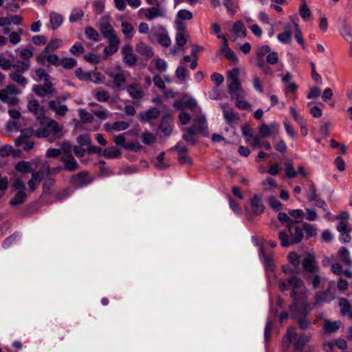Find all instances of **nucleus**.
Segmentation results:
<instances>
[{
  "mask_svg": "<svg viewBox=\"0 0 352 352\" xmlns=\"http://www.w3.org/2000/svg\"><path fill=\"white\" fill-rule=\"evenodd\" d=\"M108 42L109 45L104 47L103 52L105 55L110 56L118 51L120 39L118 38H113V39L108 40Z\"/></svg>",
  "mask_w": 352,
  "mask_h": 352,
  "instance_id": "nucleus-25",
  "label": "nucleus"
},
{
  "mask_svg": "<svg viewBox=\"0 0 352 352\" xmlns=\"http://www.w3.org/2000/svg\"><path fill=\"white\" fill-rule=\"evenodd\" d=\"M13 184L12 190L16 191V195L13 199L10 201L12 206H15L22 202V182L19 177H13Z\"/></svg>",
  "mask_w": 352,
  "mask_h": 352,
  "instance_id": "nucleus-7",
  "label": "nucleus"
},
{
  "mask_svg": "<svg viewBox=\"0 0 352 352\" xmlns=\"http://www.w3.org/2000/svg\"><path fill=\"white\" fill-rule=\"evenodd\" d=\"M341 260L346 265H352V260L350 257V254L348 249L345 247H341L338 252Z\"/></svg>",
  "mask_w": 352,
  "mask_h": 352,
  "instance_id": "nucleus-39",
  "label": "nucleus"
},
{
  "mask_svg": "<svg viewBox=\"0 0 352 352\" xmlns=\"http://www.w3.org/2000/svg\"><path fill=\"white\" fill-rule=\"evenodd\" d=\"M292 25L293 32L294 34V37H295L296 41L302 45V47L304 50H306L307 48L304 44V39L302 38V31L300 29L298 24L296 23H292Z\"/></svg>",
  "mask_w": 352,
  "mask_h": 352,
  "instance_id": "nucleus-31",
  "label": "nucleus"
},
{
  "mask_svg": "<svg viewBox=\"0 0 352 352\" xmlns=\"http://www.w3.org/2000/svg\"><path fill=\"white\" fill-rule=\"evenodd\" d=\"M232 32L236 38L239 37H245L247 34L246 29L241 21H236L232 26Z\"/></svg>",
  "mask_w": 352,
  "mask_h": 352,
  "instance_id": "nucleus-26",
  "label": "nucleus"
},
{
  "mask_svg": "<svg viewBox=\"0 0 352 352\" xmlns=\"http://www.w3.org/2000/svg\"><path fill=\"white\" fill-rule=\"evenodd\" d=\"M289 310L292 313V317H295L296 314H299L303 317H306L310 311V306L307 302H302L301 304H298L296 300L289 305Z\"/></svg>",
  "mask_w": 352,
  "mask_h": 352,
  "instance_id": "nucleus-8",
  "label": "nucleus"
},
{
  "mask_svg": "<svg viewBox=\"0 0 352 352\" xmlns=\"http://www.w3.org/2000/svg\"><path fill=\"white\" fill-rule=\"evenodd\" d=\"M43 125L45 128L38 129L34 135L36 138H45L49 142H54L63 136V129L52 119H47Z\"/></svg>",
  "mask_w": 352,
  "mask_h": 352,
  "instance_id": "nucleus-2",
  "label": "nucleus"
},
{
  "mask_svg": "<svg viewBox=\"0 0 352 352\" xmlns=\"http://www.w3.org/2000/svg\"><path fill=\"white\" fill-rule=\"evenodd\" d=\"M269 205L275 211L278 212L282 209V204L276 197L272 196L269 198Z\"/></svg>",
  "mask_w": 352,
  "mask_h": 352,
  "instance_id": "nucleus-56",
  "label": "nucleus"
},
{
  "mask_svg": "<svg viewBox=\"0 0 352 352\" xmlns=\"http://www.w3.org/2000/svg\"><path fill=\"white\" fill-rule=\"evenodd\" d=\"M290 113L292 116L294 120L300 125L302 128V131L304 129V126H305V121L304 120L302 116H301L294 108L290 107Z\"/></svg>",
  "mask_w": 352,
  "mask_h": 352,
  "instance_id": "nucleus-46",
  "label": "nucleus"
},
{
  "mask_svg": "<svg viewBox=\"0 0 352 352\" xmlns=\"http://www.w3.org/2000/svg\"><path fill=\"white\" fill-rule=\"evenodd\" d=\"M51 28L56 30L63 23V16L56 12H52L50 15Z\"/></svg>",
  "mask_w": 352,
  "mask_h": 352,
  "instance_id": "nucleus-32",
  "label": "nucleus"
},
{
  "mask_svg": "<svg viewBox=\"0 0 352 352\" xmlns=\"http://www.w3.org/2000/svg\"><path fill=\"white\" fill-rule=\"evenodd\" d=\"M339 305L341 307V315L348 316L350 319H352V308L348 300L345 298H341L340 300Z\"/></svg>",
  "mask_w": 352,
  "mask_h": 352,
  "instance_id": "nucleus-28",
  "label": "nucleus"
},
{
  "mask_svg": "<svg viewBox=\"0 0 352 352\" xmlns=\"http://www.w3.org/2000/svg\"><path fill=\"white\" fill-rule=\"evenodd\" d=\"M126 91L134 100H140L144 96L142 88L138 83H132L128 85Z\"/></svg>",
  "mask_w": 352,
  "mask_h": 352,
  "instance_id": "nucleus-19",
  "label": "nucleus"
},
{
  "mask_svg": "<svg viewBox=\"0 0 352 352\" xmlns=\"http://www.w3.org/2000/svg\"><path fill=\"white\" fill-rule=\"evenodd\" d=\"M310 336L305 333L300 334L298 340L294 343V347L296 350H302L305 344L309 342Z\"/></svg>",
  "mask_w": 352,
  "mask_h": 352,
  "instance_id": "nucleus-36",
  "label": "nucleus"
},
{
  "mask_svg": "<svg viewBox=\"0 0 352 352\" xmlns=\"http://www.w3.org/2000/svg\"><path fill=\"white\" fill-rule=\"evenodd\" d=\"M47 61L50 65L55 67L60 66L61 59L55 54H50L47 56Z\"/></svg>",
  "mask_w": 352,
  "mask_h": 352,
  "instance_id": "nucleus-59",
  "label": "nucleus"
},
{
  "mask_svg": "<svg viewBox=\"0 0 352 352\" xmlns=\"http://www.w3.org/2000/svg\"><path fill=\"white\" fill-rule=\"evenodd\" d=\"M187 133L189 135H203L207 136L208 133L207 131L206 120L204 116H200L197 117L194 121L192 125L186 129Z\"/></svg>",
  "mask_w": 352,
  "mask_h": 352,
  "instance_id": "nucleus-3",
  "label": "nucleus"
},
{
  "mask_svg": "<svg viewBox=\"0 0 352 352\" xmlns=\"http://www.w3.org/2000/svg\"><path fill=\"white\" fill-rule=\"evenodd\" d=\"M85 34L87 38L93 41L98 42L100 41L99 34L91 27H87L85 30Z\"/></svg>",
  "mask_w": 352,
  "mask_h": 352,
  "instance_id": "nucleus-41",
  "label": "nucleus"
},
{
  "mask_svg": "<svg viewBox=\"0 0 352 352\" xmlns=\"http://www.w3.org/2000/svg\"><path fill=\"white\" fill-rule=\"evenodd\" d=\"M166 12L163 6H153L146 10L145 17L146 19L151 21L157 17H164Z\"/></svg>",
  "mask_w": 352,
  "mask_h": 352,
  "instance_id": "nucleus-13",
  "label": "nucleus"
},
{
  "mask_svg": "<svg viewBox=\"0 0 352 352\" xmlns=\"http://www.w3.org/2000/svg\"><path fill=\"white\" fill-rule=\"evenodd\" d=\"M175 76L180 81H185L188 76L186 68L184 66H179L175 71Z\"/></svg>",
  "mask_w": 352,
  "mask_h": 352,
  "instance_id": "nucleus-53",
  "label": "nucleus"
},
{
  "mask_svg": "<svg viewBox=\"0 0 352 352\" xmlns=\"http://www.w3.org/2000/svg\"><path fill=\"white\" fill-rule=\"evenodd\" d=\"M121 27L122 32L126 36L129 38H131L133 36L132 32L133 30V27L131 23L129 22H122Z\"/></svg>",
  "mask_w": 352,
  "mask_h": 352,
  "instance_id": "nucleus-57",
  "label": "nucleus"
},
{
  "mask_svg": "<svg viewBox=\"0 0 352 352\" xmlns=\"http://www.w3.org/2000/svg\"><path fill=\"white\" fill-rule=\"evenodd\" d=\"M84 12L80 8H75L72 10L71 15L69 16V21L71 23H74L83 16Z\"/></svg>",
  "mask_w": 352,
  "mask_h": 352,
  "instance_id": "nucleus-51",
  "label": "nucleus"
},
{
  "mask_svg": "<svg viewBox=\"0 0 352 352\" xmlns=\"http://www.w3.org/2000/svg\"><path fill=\"white\" fill-rule=\"evenodd\" d=\"M69 52L75 56H79L85 52V48L80 43H76L70 48Z\"/></svg>",
  "mask_w": 352,
  "mask_h": 352,
  "instance_id": "nucleus-64",
  "label": "nucleus"
},
{
  "mask_svg": "<svg viewBox=\"0 0 352 352\" xmlns=\"http://www.w3.org/2000/svg\"><path fill=\"white\" fill-rule=\"evenodd\" d=\"M28 109L30 112L33 113L41 124H44L45 122L49 119L45 116V108L43 107H41L38 102L36 100L29 101L28 104Z\"/></svg>",
  "mask_w": 352,
  "mask_h": 352,
  "instance_id": "nucleus-6",
  "label": "nucleus"
},
{
  "mask_svg": "<svg viewBox=\"0 0 352 352\" xmlns=\"http://www.w3.org/2000/svg\"><path fill=\"white\" fill-rule=\"evenodd\" d=\"M54 184V179L51 177L45 178L43 183V195L51 193Z\"/></svg>",
  "mask_w": 352,
  "mask_h": 352,
  "instance_id": "nucleus-37",
  "label": "nucleus"
},
{
  "mask_svg": "<svg viewBox=\"0 0 352 352\" xmlns=\"http://www.w3.org/2000/svg\"><path fill=\"white\" fill-rule=\"evenodd\" d=\"M19 94V91L14 85H10L0 91V100L10 105H14L19 102L16 98Z\"/></svg>",
  "mask_w": 352,
  "mask_h": 352,
  "instance_id": "nucleus-4",
  "label": "nucleus"
},
{
  "mask_svg": "<svg viewBox=\"0 0 352 352\" xmlns=\"http://www.w3.org/2000/svg\"><path fill=\"white\" fill-rule=\"evenodd\" d=\"M60 160L63 164L64 169L68 172H74L79 168V164L71 153L63 155Z\"/></svg>",
  "mask_w": 352,
  "mask_h": 352,
  "instance_id": "nucleus-10",
  "label": "nucleus"
},
{
  "mask_svg": "<svg viewBox=\"0 0 352 352\" xmlns=\"http://www.w3.org/2000/svg\"><path fill=\"white\" fill-rule=\"evenodd\" d=\"M76 141L80 146H89L91 143V139L90 135L88 133L81 134V135H78L76 138Z\"/></svg>",
  "mask_w": 352,
  "mask_h": 352,
  "instance_id": "nucleus-49",
  "label": "nucleus"
},
{
  "mask_svg": "<svg viewBox=\"0 0 352 352\" xmlns=\"http://www.w3.org/2000/svg\"><path fill=\"white\" fill-rule=\"evenodd\" d=\"M155 38L162 46L168 47L170 45L171 41L167 33L153 32L150 36V39Z\"/></svg>",
  "mask_w": 352,
  "mask_h": 352,
  "instance_id": "nucleus-23",
  "label": "nucleus"
},
{
  "mask_svg": "<svg viewBox=\"0 0 352 352\" xmlns=\"http://www.w3.org/2000/svg\"><path fill=\"white\" fill-rule=\"evenodd\" d=\"M123 62L129 67H133L137 64L138 56L135 54L123 57Z\"/></svg>",
  "mask_w": 352,
  "mask_h": 352,
  "instance_id": "nucleus-61",
  "label": "nucleus"
},
{
  "mask_svg": "<svg viewBox=\"0 0 352 352\" xmlns=\"http://www.w3.org/2000/svg\"><path fill=\"white\" fill-rule=\"evenodd\" d=\"M78 115L83 123H91L94 120L93 115L83 109H78Z\"/></svg>",
  "mask_w": 352,
  "mask_h": 352,
  "instance_id": "nucleus-48",
  "label": "nucleus"
},
{
  "mask_svg": "<svg viewBox=\"0 0 352 352\" xmlns=\"http://www.w3.org/2000/svg\"><path fill=\"white\" fill-rule=\"evenodd\" d=\"M278 219L282 223H287V224H292V225H295L298 223H299V221H293L287 215V214H286L285 212H280L278 213Z\"/></svg>",
  "mask_w": 352,
  "mask_h": 352,
  "instance_id": "nucleus-55",
  "label": "nucleus"
},
{
  "mask_svg": "<svg viewBox=\"0 0 352 352\" xmlns=\"http://www.w3.org/2000/svg\"><path fill=\"white\" fill-rule=\"evenodd\" d=\"M100 30L104 38L107 40L113 39V38H118L111 25L108 22H103L100 23Z\"/></svg>",
  "mask_w": 352,
  "mask_h": 352,
  "instance_id": "nucleus-20",
  "label": "nucleus"
},
{
  "mask_svg": "<svg viewBox=\"0 0 352 352\" xmlns=\"http://www.w3.org/2000/svg\"><path fill=\"white\" fill-rule=\"evenodd\" d=\"M288 261L291 265L300 272V264L302 262L300 255L295 252H290L287 256Z\"/></svg>",
  "mask_w": 352,
  "mask_h": 352,
  "instance_id": "nucleus-33",
  "label": "nucleus"
},
{
  "mask_svg": "<svg viewBox=\"0 0 352 352\" xmlns=\"http://www.w3.org/2000/svg\"><path fill=\"white\" fill-rule=\"evenodd\" d=\"M296 336V329L294 327H289L287 328L286 338L287 340H283V344L285 347H288L292 340Z\"/></svg>",
  "mask_w": 352,
  "mask_h": 352,
  "instance_id": "nucleus-40",
  "label": "nucleus"
},
{
  "mask_svg": "<svg viewBox=\"0 0 352 352\" xmlns=\"http://www.w3.org/2000/svg\"><path fill=\"white\" fill-rule=\"evenodd\" d=\"M261 252L262 257L263 259V264H264L265 270L267 272H274V269H275V265H274V260H273L272 257L267 255L263 248H261Z\"/></svg>",
  "mask_w": 352,
  "mask_h": 352,
  "instance_id": "nucleus-27",
  "label": "nucleus"
},
{
  "mask_svg": "<svg viewBox=\"0 0 352 352\" xmlns=\"http://www.w3.org/2000/svg\"><path fill=\"white\" fill-rule=\"evenodd\" d=\"M21 124L16 120H10L8 122L6 129L10 133H15L20 131V135L15 140L16 144H20L22 142V130L20 129Z\"/></svg>",
  "mask_w": 352,
  "mask_h": 352,
  "instance_id": "nucleus-22",
  "label": "nucleus"
},
{
  "mask_svg": "<svg viewBox=\"0 0 352 352\" xmlns=\"http://www.w3.org/2000/svg\"><path fill=\"white\" fill-rule=\"evenodd\" d=\"M142 142L146 145H151L155 140V136L149 131L142 133L140 137Z\"/></svg>",
  "mask_w": 352,
  "mask_h": 352,
  "instance_id": "nucleus-45",
  "label": "nucleus"
},
{
  "mask_svg": "<svg viewBox=\"0 0 352 352\" xmlns=\"http://www.w3.org/2000/svg\"><path fill=\"white\" fill-rule=\"evenodd\" d=\"M301 263L303 270L307 272L314 273L318 270L315 256L314 254H307L302 260Z\"/></svg>",
  "mask_w": 352,
  "mask_h": 352,
  "instance_id": "nucleus-12",
  "label": "nucleus"
},
{
  "mask_svg": "<svg viewBox=\"0 0 352 352\" xmlns=\"http://www.w3.org/2000/svg\"><path fill=\"white\" fill-rule=\"evenodd\" d=\"M20 153L19 150H14L10 145H5L0 148V155L2 157H7L9 155H12L16 157L19 155Z\"/></svg>",
  "mask_w": 352,
  "mask_h": 352,
  "instance_id": "nucleus-34",
  "label": "nucleus"
},
{
  "mask_svg": "<svg viewBox=\"0 0 352 352\" xmlns=\"http://www.w3.org/2000/svg\"><path fill=\"white\" fill-rule=\"evenodd\" d=\"M319 195L317 194V190L314 184H311L309 187V194L307 195V199L309 201H315L319 198Z\"/></svg>",
  "mask_w": 352,
  "mask_h": 352,
  "instance_id": "nucleus-58",
  "label": "nucleus"
},
{
  "mask_svg": "<svg viewBox=\"0 0 352 352\" xmlns=\"http://www.w3.org/2000/svg\"><path fill=\"white\" fill-rule=\"evenodd\" d=\"M302 230L306 233L307 239L314 236L317 234L316 228L311 224L308 223H302Z\"/></svg>",
  "mask_w": 352,
  "mask_h": 352,
  "instance_id": "nucleus-44",
  "label": "nucleus"
},
{
  "mask_svg": "<svg viewBox=\"0 0 352 352\" xmlns=\"http://www.w3.org/2000/svg\"><path fill=\"white\" fill-rule=\"evenodd\" d=\"M76 65L77 61L73 58H63L60 61V65L65 69H71Z\"/></svg>",
  "mask_w": 352,
  "mask_h": 352,
  "instance_id": "nucleus-47",
  "label": "nucleus"
},
{
  "mask_svg": "<svg viewBox=\"0 0 352 352\" xmlns=\"http://www.w3.org/2000/svg\"><path fill=\"white\" fill-rule=\"evenodd\" d=\"M286 226L288 229V232L287 231H280L278 233L280 245L286 248L300 243L303 237L302 228L297 226L296 224H287Z\"/></svg>",
  "mask_w": 352,
  "mask_h": 352,
  "instance_id": "nucleus-1",
  "label": "nucleus"
},
{
  "mask_svg": "<svg viewBox=\"0 0 352 352\" xmlns=\"http://www.w3.org/2000/svg\"><path fill=\"white\" fill-rule=\"evenodd\" d=\"M242 89L241 82L239 79L232 80L228 87V93L234 97H239V91Z\"/></svg>",
  "mask_w": 352,
  "mask_h": 352,
  "instance_id": "nucleus-24",
  "label": "nucleus"
},
{
  "mask_svg": "<svg viewBox=\"0 0 352 352\" xmlns=\"http://www.w3.org/2000/svg\"><path fill=\"white\" fill-rule=\"evenodd\" d=\"M159 131L168 137L173 131V124L171 120L168 116H164L159 126Z\"/></svg>",
  "mask_w": 352,
  "mask_h": 352,
  "instance_id": "nucleus-21",
  "label": "nucleus"
},
{
  "mask_svg": "<svg viewBox=\"0 0 352 352\" xmlns=\"http://www.w3.org/2000/svg\"><path fill=\"white\" fill-rule=\"evenodd\" d=\"M258 132L261 138H266L271 136L273 131L271 130V127L268 124L262 123L259 126Z\"/></svg>",
  "mask_w": 352,
  "mask_h": 352,
  "instance_id": "nucleus-42",
  "label": "nucleus"
},
{
  "mask_svg": "<svg viewBox=\"0 0 352 352\" xmlns=\"http://www.w3.org/2000/svg\"><path fill=\"white\" fill-rule=\"evenodd\" d=\"M220 107L223 110V117L228 124H232L238 119L237 116L233 113L232 109L230 108L228 103H221Z\"/></svg>",
  "mask_w": 352,
  "mask_h": 352,
  "instance_id": "nucleus-16",
  "label": "nucleus"
},
{
  "mask_svg": "<svg viewBox=\"0 0 352 352\" xmlns=\"http://www.w3.org/2000/svg\"><path fill=\"white\" fill-rule=\"evenodd\" d=\"M75 75L79 80L87 81L91 79V72H84L82 68L79 67L75 70Z\"/></svg>",
  "mask_w": 352,
  "mask_h": 352,
  "instance_id": "nucleus-54",
  "label": "nucleus"
},
{
  "mask_svg": "<svg viewBox=\"0 0 352 352\" xmlns=\"http://www.w3.org/2000/svg\"><path fill=\"white\" fill-rule=\"evenodd\" d=\"M43 179V173L36 172L32 174V178L28 181V186L30 191L33 192L36 185H38Z\"/></svg>",
  "mask_w": 352,
  "mask_h": 352,
  "instance_id": "nucleus-29",
  "label": "nucleus"
},
{
  "mask_svg": "<svg viewBox=\"0 0 352 352\" xmlns=\"http://www.w3.org/2000/svg\"><path fill=\"white\" fill-rule=\"evenodd\" d=\"M161 111L157 107H152L145 111H142L139 114L140 120L142 122H148L151 120L157 118Z\"/></svg>",
  "mask_w": 352,
  "mask_h": 352,
  "instance_id": "nucleus-14",
  "label": "nucleus"
},
{
  "mask_svg": "<svg viewBox=\"0 0 352 352\" xmlns=\"http://www.w3.org/2000/svg\"><path fill=\"white\" fill-rule=\"evenodd\" d=\"M285 175L288 178H294L297 175V171L295 170L291 162H287L285 166Z\"/></svg>",
  "mask_w": 352,
  "mask_h": 352,
  "instance_id": "nucleus-63",
  "label": "nucleus"
},
{
  "mask_svg": "<svg viewBox=\"0 0 352 352\" xmlns=\"http://www.w3.org/2000/svg\"><path fill=\"white\" fill-rule=\"evenodd\" d=\"M299 14L305 20L311 16V10L305 2L299 8Z\"/></svg>",
  "mask_w": 352,
  "mask_h": 352,
  "instance_id": "nucleus-62",
  "label": "nucleus"
},
{
  "mask_svg": "<svg viewBox=\"0 0 352 352\" xmlns=\"http://www.w3.org/2000/svg\"><path fill=\"white\" fill-rule=\"evenodd\" d=\"M62 43V40L58 38H54L51 40L48 44L45 46L44 49V52L46 54H49L50 52H54L56 49H58L60 44Z\"/></svg>",
  "mask_w": 352,
  "mask_h": 352,
  "instance_id": "nucleus-38",
  "label": "nucleus"
},
{
  "mask_svg": "<svg viewBox=\"0 0 352 352\" xmlns=\"http://www.w3.org/2000/svg\"><path fill=\"white\" fill-rule=\"evenodd\" d=\"M121 155L120 151L115 146L106 148L103 151V157L107 159L118 158Z\"/></svg>",
  "mask_w": 352,
  "mask_h": 352,
  "instance_id": "nucleus-30",
  "label": "nucleus"
},
{
  "mask_svg": "<svg viewBox=\"0 0 352 352\" xmlns=\"http://www.w3.org/2000/svg\"><path fill=\"white\" fill-rule=\"evenodd\" d=\"M340 321L331 322L326 320L324 325V329L325 332L328 333H332L336 332L340 328Z\"/></svg>",
  "mask_w": 352,
  "mask_h": 352,
  "instance_id": "nucleus-35",
  "label": "nucleus"
},
{
  "mask_svg": "<svg viewBox=\"0 0 352 352\" xmlns=\"http://www.w3.org/2000/svg\"><path fill=\"white\" fill-rule=\"evenodd\" d=\"M47 109L53 111L56 116L64 117L68 111V107L65 104H60L59 100H52L48 102Z\"/></svg>",
  "mask_w": 352,
  "mask_h": 352,
  "instance_id": "nucleus-9",
  "label": "nucleus"
},
{
  "mask_svg": "<svg viewBox=\"0 0 352 352\" xmlns=\"http://www.w3.org/2000/svg\"><path fill=\"white\" fill-rule=\"evenodd\" d=\"M107 74L113 78V83L118 91L124 89L123 85L126 82V80L123 74L110 72L107 73Z\"/></svg>",
  "mask_w": 352,
  "mask_h": 352,
  "instance_id": "nucleus-18",
  "label": "nucleus"
},
{
  "mask_svg": "<svg viewBox=\"0 0 352 352\" xmlns=\"http://www.w3.org/2000/svg\"><path fill=\"white\" fill-rule=\"evenodd\" d=\"M124 148L134 152H138L143 148V146L138 142H128L126 144L124 145Z\"/></svg>",
  "mask_w": 352,
  "mask_h": 352,
  "instance_id": "nucleus-60",
  "label": "nucleus"
},
{
  "mask_svg": "<svg viewBox=\"0 0 352 352\" xmlns=\"http://www.w3.org/2000/svg\"><path fill=\"white\" fill-rule=\"evenodd\" d=\"M287 283L291 286V287H292V289H295L301 287L303 282L300 278L296 276H292L287 279Z\"/></svg>",
  "mask_w": 352,
  "mask_h": 352,
  "instance_id": "nucleus-50",
  "label": "nucleus"
},
{
  "mask_svg": "<svg viewBox=\"0 0 352 352\" xmlns=\"http://www.w3.org/2000/svg\"><path fill=\"white\" fill-rule=\"evenodd\" d=\"M192 13L190 11L182 9L177 12L175 19L183 21L184 20H190L192 19Z\"/></svg>",
  "mask_w": 352,
  "mask_h": 352,
  "instance_id": "nucleus-43",
  "label": "nucleus"
},
{
  "mask_svg": "<svg viewBox=\"0 0 352 352\" xmlns=\"http://www.w3.org/2000/svg\"><path fill=\"white\" fill-rule=\"evenodd\" d=\"M220 52L223 54L226 58L232 61L234 64H237L239 62L238 58L235 55L234 52L230 49L226 50H221Z\"/></svg>",
  "mask_w": 352,
  "mask_h": 352,
  "instance_id": "nucleus-52",
  "label": "nucleus"
},
{
  "mask_svg": "<svg viewBox=\"0 0 352 352\" xmlns=\"http://www.w3.org/2000/svg\"><path fill=\"white\" fill-rule=\"evenodd\" d=\"M250 204L252 207V214L258 216L264 212L265 206L262 203L261 197L258 195H254L250 198Z\"/></svg>",
  "mask_w": 352,
  "mask_h": 352,
  "instance_id": "nucleus-11",
  "label": "nucleus"
},
{
  "mask_svg": "<svg viewBox=\"0 0 352 352\" xmlns=\"http://www.w3.org/2000/svg\"><path fill=\"white\" fill-rule=\"evenodd\" d=\"M93 179L89 177L87 171H81L76 175H73L70 178V183L75 188H83L90 183Z\"/></svg>",
  "mask_w": 352,
  "mask_h": 352,
  "instance_id": "nucleus-5",
  "label": "nucleus"
},
{
  "mask_svg": "<svg viewBox=\"0 0 352 352\" xmlns=\"http://www.w3.org/2000/svg\"><path fill=\"white\" fill-rule=\"evenodd\" d=\"M292 32L293 28L292 23H287L284 28V32L278 34L277 38L281 43L290 44Z\"/></svg>",
  "mask_w": 352,
  "mask_h": 352,
  "instance_id": "nucleus-17",
  "label": "nucleus"
},
{
  "mask_svg": "<svg viewBox=\"0 0 352 352\" xmlns=\"http://www.w3.org/2000/svg\"><path fill=\"white\" fill-rule=\"evenodd\" d=\"M135 51L140 55L145 56L147 59H150L154 56L151 47L142 41H140L136 44Z\"/></svg>",
  "mask_w": 352,
  "mask_h": 352,
  "instance_id": "nucleus-15",
  "label": "nucleus"
}]
</instances>
